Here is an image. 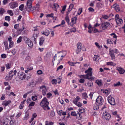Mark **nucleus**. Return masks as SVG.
Returning <instances> with one entry per match:
<instances>
[{
    "label": "nucleus",
    "instance_id": "9d476101",
    "mask_svg": "<svg viewBox=\"0 0 125 125\" xmlns=\"http://www.w3.org/2000/svg\"><path fill=\"white\" fill-rule=\"evenodd\" d=\"M24 41L25 42L28 44L29 46L32 47L33 45V43L31 40L27 37L24 38Z\"/></svg>",
    "mask_w": 125,
    "mask_h": 125
},
{
    "label": "nucleus",
    "instance_id": "09e8293b",
    "mask_svg": "<svg viewBox=\"0 0 125 125\" xmlns=\"http://www.w3.org/2000/svg\"><path fill=\"white\" fill-rule=\"evenodd\" d=\"M75 104L79 107H80L82 106V104L80 102H78Z\"/></svg>",
    "mask_w": 125,
    "mask_h": 125
},
{
    "label": "nucleus",
    "instance_id": "69168bd1",
    "mask_svg": "<svg viewBox=\"0 0 125 125\" xmlns=\"http://www.w3.org/2000/svg\"><path fill=\"white\" fill-rule=\"evenodd\" d=\"M1 57L2 58H6V54H3L1 55Z\"/></svg>",
    "mask_w": 125,
    "mask_h": 125
},
{
    "label": "nucleus",
    "instance_id": "4c0bfd02",
    "mask_svg": "<svg viewBox=\"0 0 125 125\" xmlns=\"http://www.w3.org/2000/svg\"><path fill=\"white\" fill-rule=\"evenodd\" d=\"M35 102H31L29 104V106H33L35 105Z\"/></svg>",
    "mask_w": 125,
    "mask_h": 125
},
{
    "label": "nucleus",
    "instance_id": "4d7b16f0",
    "mask_svg": "<svg viewBox=\"0 0 125 125\" xmlns=\"http://www.w3.org/2000/svg\"><path fill=\"white\" fill-rule=\"evenodd\" d=\"M53 16V13H51L50 14H47V17H52Z\"/></svg>",
    "mask_w": 125,
    "mask_h": 125
},
{
    "label": "nucleus",
    "instance_id": "7ed1b4c3",
    "mask_svg": "<svg viewBox=\"0 0 125 125\" xmlns=\"http://www.w3.org/2000/svg\"><path fill=\"white\" fill-rule=\"evenodd\" d=\"M64 55H62V52H58L57 54V59L59 61H62L63 57L65 56L66 54V52L64 51Z\"/></svg>",
    "mask_w": 125,
    "mask_h": 125
},
{
    "label": "nucleus",
    "instance_id": "5701e85b",
    "mask_svg": "<svg viewBox=\"0 0 125 125\" xmlns=\"http://www.w3.org/2000/svg\"><path fill=\"white\" fill-rule=\"evenodd\" d=\"M100 59L99 56H98L94 55L93 58V60L94 61H98Z\"/></svg>",
    "mask_w": 125,
    "mask_h": 125
},
{
    "label": "nucleus",
    "instance_id": "dca6fc26",
    "mask_svg": "<svg viewBox=\"0 0 125 125\" xmlns=\"http://www.w3.org/2000/svg\"><path fill=\"white\" fill-rule=\"evenodd\" d=\"M11 102V101L10 100H5L2 102V105L4 106H7L9 104H10Z\"/></svg>",
    "mask_w": 125,
    "mask_h": 125
},
{
    "label": "nucleus",
    "instance_id": "5fc2aeb1",
    "mask_svg": "<svg viewBox=\"0 0 125 125\" xmlns=\"http://www.w3.org/2000/svg\"><path fill=\"white\" fill-rule=\"evenodd\" d=\"M76 31V28H73L71 29L70 30V32H75Z\"/></svg>",
    "mask_w": 125,
    "mask_h": 125
},
{
    "label": "nucleus",
    "instance_id": "c03bdc74",
    "mask_svg": "<svg viewBox=\"0 0 125 125\" xmlns=\"http://www.w3.org/2000/svg\"><path fill=\"white\" fill-rule=\"evenodd\" d=\"M37 35L36 34H34L33 36L32 37V40L35 41V39L37 37Z\"/></svg>",
    "mask_w": 125,
    "mask_h": 125
},
{
    "label": "nucleus",
    "instance_id": "aec40b11",
    "mask_svg": "<svg viewBox=\"0 0 125 125\" xmlns=\"http://www.w3.org/2000/svg\"><path fill=\"white\" fill-rule=\"evenodd\" d=\"M77 20V18L76 17H74L72 19V21L71 22H72L73 23V24L71 25V26H72L73 24H75L76 23V21Z\"/></svg>",
    "mask_w": 125,
    "mask_h": 125
},
{
    "label": "nucleus",
    "instance_id": "79ce46f5",
    "mask_svg": "<svg viewBox=\"0 0 125 125\" xmlns=\"http://www.w3.org/2000/svg\"><path fill=\"white\" fill-rule=\"evenodd\" d=\"M68 63L71 66H74V64H76V63L71 62L70 61L68 62Z\"/></svg>",
    "mask_w": 125,
    "mask_h": 125
},
{
    "label": "nucleus",
    "instance_id": "f03ea898",
    "mask_svg": "<svg viewBox=\"0 0 125 125\" xmlns=\"http://www.w3.org/2000/svg\"><path fill=\"white\" fill-rule=\"evenodd\" d=\"M40 105L44 110L47 109V99L46 97H44L42 100Z\"/></svg>",
    "mask_w": 125,
    "mask_h": 125
},
{
    "label": "nucleus",
    "instance_id": "c85d7f7f",
    "mask_svg": "<svg viewBox=\"0 0 125 125\" xmlns=\"http://www.w3.org/2000/svg\"><path fill=\"white\" fill-rule=\"evenodd\" d=\"M120 82L119 81H118L116 83L114 84L113 86L115 87H118L120 85Z\"/></svg>",
    "mask_w": 125,
    "mask_h": 125
},
{
    "label": "nucleus",
    "instance_id": "cd10ccee",
    "mask_svg": "<svg viewBox=\"0 0 125 125\" xmlns=\"http://www.w3.org/2000/svg\"><path fill=\"white\" fill-rule=\"evenodd\" d=\"M4 44L5 49H9L8 46V43L7 42H4Z\"/></svg>",
    "mask_w": 125,
    "mask_h": 125
},
{
    "label": "nucleus",
    "instance_id": "20e7f679",
    "mask_svg": "<svg viewBox=\"0 0 125 125\" xmlns=\"http://www.w3.org/2000/svg\"><path fill=\"white\" fill-rule=\"evenodd\" d=\"M108 101L111 105H113L115 104V103L114 98L111 95H109L108 97Z\"/></svg>",
    "mask_w": 125,
    "mask_h": 125
},
{
    "label": "nucleus",
    "instance_id": "f257e3e1",
    "mask_svg": "<svg viewBox=\"0 0 125 125\" xmlns=\"http://www.w3.org/2000/svg\"><path fill=\"white\" fill-rule=\"evenodd\" d=\"M92 70V69L91 68H89L87 70L85 71V73H87L86 74L82 75V77L89 80H94V78L92 77V73L91 72Z\"/></svg>",
    "mask_w": 125,
    "mask_h": 125
},
{
    "label": "nucleus",
    "instance_id": "ddd939ff",
    "mask_svg": "<svg viewBox=\"0 0 125 125\" xmlns=\"http://www.w3.org/2000/svg\"><path fill=\"white\" fill-rule=\"evenodd\" d=\"M116 70L118 71L119 72L120 74H124L125 72L124 69L120 67H116Z\"/></svg>",
    "mask_w": 125,
    "mask_h": 125
},
{
    "label": "nucleus",
    "instance_id": "bb28decb",
    "mask_svg": "<svg viewBox=\"0 0 125 125\" xmlns=\"http://www.w3.org/2000/svg\"><path fill=\"white\" fill-rule=\"evenodd\" d=\"M96 83L99 86H101L102 85V83L101 80H98L96 81Z\"/></svg>",
    "mask_w": 125,
    "mask_h": 125
},
{
    "label": "nucleus",
    "instance_id": "3c124183",
    "mask_svg": "<svg viewBox=\"0 0 125 125\" xmlns=\"http://www.w3.org/2000/svg\"><path fill=\"white\" fill-rule=\"evenodd\" d=\"M73 6L74 5L73 4H70L69 6V8L68 9H69L70 10H71L73 8Z\"/></svg>",
    "mask_w": 125,
    "mask_h": 125
},
{
    "label": "nucleus",
    "instance_id": "f8f14e48",
    "mask_svg": "<svg viewBox=\"0 0 125 125\" xmlns=\"http://www.w3.org/2000/svg\"><path fill=\"white\" fill-rule=\"evenodd\" d=\"M18 75V77L21 80L24 79L26 77L25 73L22 72L19 73Z\"/></svg>",
    "mask_w": 125,
    "mask_h": 125
},
{
    "label": "nucleus",
    "instance_id": "c756f323",
    "mask_svg": "<svg viewBox=\"0 0 125 125\" xmlns=\"http://www.w3.org/2000/svg\"><path fill=\"white\" fill-rule=\"evenodd\" d=\"M7 94L9 96L12 95L13 96H15V95L14 93L12 92H11L9 93V92H8L7 93Z\"/></svg>",
    "mask_w": 125,
    "mask_h": 125
},
{
    "label": "nucleus",
    "instance_id": "39448f33",
    "mask_svg": "<svg viewBox=\"0 0 125 125\" xmlns=\"http://www.w3.org/2000/svg\"><path fill=\"white\" fill-rule=\"evenodd\" d=\"M102 117L103 118L108 120L110 119L111 116L109 113L105 112L103 113Z\"/></svg>",
    "mask_w": 125,
    "mask_h": 125
},
{
    "label": "nucleus",
    "instance_id": "a18cd8bd",
    "mask_svg": "<svg viewBox=\"0 0 125 125\" xmlns=\"http://www.w3.org/2000/svg\"><path fill=\"white\" fill-rule=\"evenodd\" d=\"M24 7V6L23 4H21L19 7V9L21 10H23Z\"/></svg>",
    "mask_w": 125,
    "mask_h": 125
},
{
    "label": "nucleus",
    "instance_id": "bf43d9fd",
    "mask_svg": "<svg viewBox=\"0 0 125 125\" xmlns=\"http://www.w3.org/2000/svg\"><path fill=\"white\" fill-rule=\"evenodd\" d=\"M37 73L38 75H40L42 73V72L41 70H39L37 71Z\"/></svg>",
    "mask_w": 125,
    "mask_h": 125
},
{
    "label": "nucleus",
    "instance_id": "13d9d810",
    "mask_svg": "<svg viewBox=\"0 0 125 125\" xmlns=\"http://www.w3.org/2000/svg\"><path fill=\"white\" fill-rule=\"evenodd\" d=\"M10 42V44H9V47L10 48H11L12 47L13 45V42Z\"/></svg>",
    "mask_w": 125,
    "mask_h": 125
},
{
    "label": "nucleus",
    "instance_id": "4be33fe9",
    "mask_svg": "<svg viewBox=\"0 0 125 125\" xmlns=\"http://www.w3.org/2000/svg\"><path fill=\"white\" fill-rule=\"evenodd\" d=\"M13 75L12 74H11L10 75H8L7 76L5 77V79L7 81H9L10 80L12 77Z\"/></svg>",
    "mask_w": 125,
    "mask_h": 125
},
{
    "label": "nucleus",
    "instance_id": "b1692460",
    "mask_svg": "<svg viewBox=\"0 0 125 125\" xmlns=\"http://www.w3.org/2000/svg\"><path fill=\"white\" fill-rule=\"evenodd\" d=\"M29 113H26L23 119L26 120L28 119L29 117Z\"/></svg>",
    "mask_w": 125,
    "mask_h": 125
},
{
    "label": "nucleus",
    "instance_id": "ea45409f",
    "mask_svg": "<svg viewBox=\"0 0 125 125\" xmlns=\"http://www.w3.org/2000/svg\"><path fill=\"white\" fill-rule=\"evenodd\" d=\"M95 44L97 47L99 49H101L102 48V46H99V44L98 43L95 42Z\"/></svg>",
    "mask_w": 125,
    "mask_h": 125
},
{
    "label": "nucleus",
    "instance_id": "e433bc0d",
    "mask_svg": "<svg viewBox=\"0 0 125 125\" xmlns=\"http://www.w3.org/2000/svg\"><path fill=\"white\" fill-rule=\"evenodd\" d=\"M7 12L8 14H9L10 16H12L13 15V13L12 10H8Z\"/></svg>",
    "mask_w": 125,
    "mask_h": 125
},
{
    "label": "nucleus",
    "instance_id": "e2e57ef3",
    "mask_svg": "<svg viewBox=\"0 0 125 125\" xmlns=\"http://www.w3.org/2000/svg\"><path fill=\"white\" fill-rule=\"evenodd\" d=\"M88 10L89 11L91 12H93L94 11V9L92 7H90L89 8H88Z\"/></svg>",
    "mask_w": 125,
    "mask_h": 125
},
{
    "label": "nucleus",
    "instance_id": "680f3d73",
    "mask_svg": "<svg viewBox=\"0 0 125 125\" xmlns=\"http://www.w3.org/2000/svg\"><path fill=\"white\" fill-rule=\"evenodd\" d=\"M31 57L29 56H28L25 58V60H30L31 59Z\"/></svg>",
    "mask_w": 125,
    "mask_h": 125
},
{
    "label": "nucleus",
    "instance_id": "338daca9",
    "mask_svg": "<svg viewBox=\"0 0 125 125\" xmlns=\"http://www.w3.org/2000/svg\"><path fill=\"white\" fill-rule=\"evenodd\" d=\"M109 54L110 55H112L114 54V50H112L109 51Z\"/></svg>",
    "mask_w": 125,
    "mask_h": 125
},
{
    "label": "nucleus",
    "instance_id": "a878e982",
    "mask_svg": "<svg viewBox=\"0 0 125 125\" xmlns=\"http://www.w3.org/2000/svg\"><path fill=\"white\" fill-rule=\"evenodd\" d=\"M106 64L107 65H111L113 66H115L116 65L115 64L111 62H107Z\"/></svg>",
    "mask_w": 125,
    "mask_h": 125
},
{
    "label": "nucleus",
    "instance_id": "a19ab883",
    "mask_svg": "<svg viewBox=\"0 0 125 125\" xmlns=\"http://www.w3.org/2000/svg\"><path fill=\"white\" fill-rule=\"evenodd\" d=\"M66 7V5H65L63 7L62 10L61 11L62 13H63V12H64V11L65 10Z\"/></svg>",
    "mask_w": 125,
    "mask_h": 125
},
{
    "label": "nucleus",
    "instance_id": "6e6d98bb",
    "mask_svg": "<svg viewBox=\"0 0 125 125\" xmlns=\"http://www.w3.org/2000/svg\"><path fill=\"white\" fill-rule=\"evenodd\" d=\"M37 99V97L36 96H33L32 97V99L34 101H36Z\"/></svg>",
    "mask_w": 125,
    "mask_h": 125
},
{
    "label": "nucleus",
    "instance_id": "58836bf2",
    "mask_svg": "<svg viewBox=\"0 0 125 125\" xmlns=\"http://www.w3.org/2000/svg\"><path fill=\"white\" fill-rule=\"evenodd\" d=\"M22 39V38L21 36L20 37L17 41V43H19L20 42H21Z\"/></svg>",
    "mask_w": 125,
    "mask_h": 125
},
{
    "label": "nucleus",
    "instance_id": "37998d69",
    "mask_svg": "<svg viewBox=\"0 0 125 125\" xmlns=\"http://www.w3.org/2000/svg\"><path fill=\"white\" fill-rule=\"evenodd\" d=\"M5 11L4 10L3 8H1L0 9V14L2 15L4 13Z\"/></svg>",
    "mask_w": 125,
    "mask_h": 125
},
{
    "label": "nucleus",
    "instance_id": "774afa93",
    "mask_svg": "<svg viewBox=\"0 0 125 125\" xmlns=\"http://www.w3.org/2000/svg\"><path fill=\"white\" fill-rule=\"evenodd\" d=\"M107 43H109V44H113V43L112 42V41H111V40L110 39H108L107 40Z\"/></svg>",
    "mask_w": 125,
    "mask_h": 125
},
{
    "label": "nucleus",
    "instance_id": "1a4fd4ad",
    "mask_svg": "<svg viewBox=\"0 0 125 125\" xmlns=\"http://www.w3.org/2000/svg\"><path fill=\"white\" fill-rule=\"evenodd\" d=\"M119 15L117 14L115 16V19L116 22L117 24H121L123 22V20L122 19L120 18L119 17Z\"/></svg>",
    "mask_w": 125,
    "mask_h": 125
},
{
    "label": "nucleus",
    "instance_id": "9b49d317",
    "mask_svg": "<svg viewBox=\"0 0 125 125\" xmlns=\"http://www.w3.org/2000/svg\"><path fill=\"white\" fill-rule=\"evenodd\" d=\"M40 90L42 92L43 95H45L46 94L47 92V89L46 86L43 85L41 86L40 87Z\"/></svg>",
    "mask_w": 125,
    "mask_h": 125
},
{
    "label": "nucleus",
    "instance_id": "0e129e2a",
    "mask_svg": "<svg viewBox=\"0 0 125 125\" xmlns=\"http://www.w3.org/2000/svg\"><path fill=\"white\" fill-rule=\"evenodd\" d=\"M63 68V66L62 65H61L59 66L57 68V71H58L60 69H62Z\"/></svg>",
    "mask_w": 125,
    "mask_h": 125
},
{
    "label": "nucleus",
    "instance_id": "423d86ee",
    "mask_svg": "<svg viewBox=\"0 0 125 125\" xmlns=\"http://www.w3.org/2000/svg\"><path fill=\"white\" fill-rule=\"evenodd\" d=\"M103 102L104 101L102 97L100 95L96 99V102L99 105H102Z\"/></svg>",
    "mask_w": 125,
    "mask_h": 125
},
{
    "label": "nucleus",
    "instance_id": "6ab92c4d",
    "mask_svg": "<svg viewBox=\"0 0 125 125\" xmlns=\"http://www.w3.org/2000/svg\"><path fill=\"white\" fill-rule=\"evenodd\" d=\"M117 5V4H115L113 5V6L116 11L117 12H118L120 10V9Z\"/></svg>",
    "mask_w": 125,
    "mask_h": 125
},
{
    "label": "nucleus",
    "instance_id": "6e6552de",
    "mask_svg": "<svg viewBox=\"0 0 125 125\" xmlns=\"http://www.w3.org/2000/svg\"><path fill=\"white\" fill-rule=\"evenodd\" d=\"M33 0H28L27 2V5L29 11L31 10L32 8V4Z\"/></svg>",
    "mask_w": 125,
    "mask_h": 125
},
{
    "label": "nucleus",
    "instance_id": "f3484780",
    "mask_svg": "<svg viewBox=\"0 0 125 125\" xmlns=\"http://www.w3.org/2000/svg\"><path fill=\"white\" fill-rule=\"evenodd\" d=\"M59 5L57 3H54L52 7L53 10L57 11V9L59 7Z\"/></svg>",
    "mask_w": 125,
    "mask_h": 125
},
{
    "label": "nucleus",
    "instance_id": "473e14b6",
    "mask_svg": "<svg viewBox=\"0 0 125 125\" xmlns=\"http://www.w3.org/2000/svg\"><path fill=\"white\" fill-rule=\"evenodd\" d=\"M52 84H56L57 83V80L56 79H53L52 80Z\"/></svg>",
    "mask_w": 125,
    "mask_h": 125
},
{
    "label": "nucleus",
    "instance_id": "2eb2a0df",
    "mask_svg": "<svg viewBox=\"0 0 125 125\" xmlns=\"http://www.w3.org/2000/svg\"><path fill=\"white\" fill-rule=\"evenodd\" d=\"M77 47L78 50L76 51V53L78 54L80 52L82 48V44L80 42H78L77 44Z\"/></svg>",
    "mask_w": 125,
    "mask_h": 125
},
{
    "label": "nucleus",
    "instance_id": "8fccbe9b",
    "mask_svg": "<svg viewBox=\"0 0 125 125\" xmlns=\"http://www.w3.org/2000/svg\"><path fill=\"white\" fill-rule=\"evenodd\" d=\"M99 107L98 105H94V106L93 109L94 110H97L99 109Z\"/></svg>",
    "mask_w": 125,
    "mask_h": 125
},
{
    "label": "nucleus",
    "instance_id": "de8ad7c7",
    "mask_svg": "<svg viewBox=\"0 0 125 125\" xmlns=\"http://www.w3.org/2000/svg\"><path fill=\"white\" fill-rule=\"evenodd\" d=\"M37 116V114L35 113H34L33 114L32 117V120H33L34 118H35Z\"/></svg>",
    "mask_w": 125,
    "mask_h": 125
},
{
    "label": "nucleus",
    "instance_id": "0eeeda50",
    "mask_svg": "<svg viewBox=\"0 0 125 125\" xmlns=\"http://www.w3.org/2000/svg\"><path fill=\"white\" fill-rule=\"evenodd\" d=\"M110 25L109 23L106 22L104 23H103L101 26L100 27L101 29H102L103 30H105L106 29H107L108 27Z\"/></svg>",
    "mask_w": 125,
    "mask_h": 125
},
{
    "label": "nucleus",
    "instance_id": "f704fd0d",
    "mask_svg": "<svg viewBox=\"0 0 125 125\" xmlns=\"http://www.w3.org/2000/svg\"><path fill=\"white\" fill-rule=\"evenodd\" d=\"M65 20L67 22L68 24H69V19L68 16H66L65 18Z\"/></svg>",
    "mask_w": 125,
    "mask_h": 125
},
{
    "label": "nucleus",
    "instance_id": "2f4dec72",
    "mask_svg": "<svg viewBox=\"0 0 125 125\" xmlns=\"http://www.w3.org/2000/svg\"><path fill=\"white\" fill-rule=\"evenodd\" d=\"M93 83L92 81H90L87 83V86L89 87H91L93 85Z\"/></svg>",
    "mask_w": 125,
    "mask_h": 125
},
{
    "label": "nucleus",
    "instance_id": "7c9ffc66",
    "mask_svg": "<svg viewBox=\"0 0 125 125\" xmlns=\"http://www.w3.org/2000/svg\"><path fill=\"white\" fill-rule=\"evenodd\" d=\"M32 90H31V91L29 92L28 93L25 94L23 96V98H26V97L27 96V95L31 93L32 92Z\"/></svg>",
    "mask_w": 125,
    "mask_h": 125
},
{
    "label": "nucleus",
    "instance_id": "c9c22d12",
    "mask_svg": "<svg viewBox=\"0 0 125 125\" xmlns=\"http://www.w3.org/2000/svg\"><path fill=\"white\" fill-rule=\"evenodd\" d=\"M82 95L84 97V98L85 99L87 98L88 97L87 94L86 93H83L82 94Z\"/></svg>",
    "mask_w": 125,
    "mask_h": 125
},
{
    "label": "nucleus",
    "instance_id": "a211bd4d",
    "mask_svg": "<svg viewBox=\"0 0 125 125\" xmlns=\"http://www.w3.org/2000/svg\"><path fill=\"white\" fill-rule=\"evenodd\" d=\"M83 112L79 113L78 112V113L76 114V118L79 120H80L82 118V116L81 114Z\"/></svg>",
    "mask_w": 125,
    "mask_h": 125
},
{
    "label": "nucleus",
    "instance_id": "49530a36",
    "mask_svg": "<svg viewBox=\"0 0 125 125\" xmlns=\"http://www.w3.org/2000/svg\"><path fill=\"white\" fill-rule=\"evenodd\" d=\"M76 113L75 111L72 112L71 113V115L73 116H76Z\"/></svg>",
    "mask_w": 125,
    "mask_h": 125
},
{
    "label": "nucleus",
    "instance_id": "052dcab7",
    "mask_svg": "<svg viewBox=\"0 0 125 125\" xmlns=\"http://www.w3.org/2000/svg\"><path fill=\"white\" fill-rule=\"evenodd\" d=\"M21 114L22 113L21 112L18 113L16 115V117L18 118L21 115Z\"/></svg>",
    "mask_w": 125,
    "mask_h": 125
},
{
    "label": "nucleus",
    "instance_id": "412c9836",
    "mask_svg": "<svg viewBox=\"0 0 125 125\" xmlns=\"http://www.w3.org/2000/svg\"><path fill=\"white\" fill-rule=\"evenodd\" d=\"M80 98L79 96H77L76 98H75L73 101V103L75 104L77 103L78 101L80 100Z\"/></svg>",
    "mask_w": 125,
    "mask_h": 125
},
{
    "label": "nucleus",
    "instance_id": "393cba45",
    "mask_svg": "<svg viewBox=\"0 0 125 125\" xmlns=\"http://www.w3.org/2000/svg\"><path fill=\"white\" fill-rule=\"evenodd\" d=\"M44 38L43 37H42L40 38V40L39 42V44L40 45H42V44L43 42L44 41Z\"/></svg>",
    "mask_w": 125,
    "mask_h": 125
},
{
    "label": "nucleus",
    "instance_id": "4468645a",
    "mask_svg": "<svg viewBox=\"0 0 125 125\" xmlns=\"http://www.w3.org/2000/svg\"><path fill=\"white\" fill-rule=\"evenodd\" d=\"M9 5L10 8L12 9H14L18 6V4L15 2H12L9 4Z\"/></svg>",
    "mask_w": 125,
    "mask_h": 125
},
{
    "label": "nucleus",
    "instance_id": "603ef678",
    "mask_svg": "<svg viewBox=\"0 0 125 125\" xmlns=\"http://www.w3.org/2000/svg\"><path fill=\"white\" fill-rule=\"evenodd\" d=\"M50 116L52 117L54 116L55 115V112L53 111H51L50 113Z\"/></svg>",
    "mask_w": 125,
    "mask_h": 125
},
{
    "label": "nucleus",
    "instance_id": "864d4df0",
    "mask_svg": "<svg viewBox=\"0 0 125 125\" xmlns=\"http://www.w3.org/2000/svg\"><path fill=\"white\" fill-rule=\"evenodd\" d=\"M5 20L6 21H10V17L9 16H7L5 17Z\"/></svg>",
    "mask_w": 125,
    "mask_h": 125
},
{
    "label": "nucleus",
    "instance_id": "72a5a7b5",
    "mask_svg": "<svg viewBox=\"0 0 125 125\" xmlns=\"http://www.w3.org/2000/svg\"><path fill=\"white\" fill-rule=\"evenodd\" d=\"M5 65L6 69H8L10 67L11 64L10 63H7Z\"/></svg>",
    "mask_w": 125,
    "mask_h": 125
}]
</instances>
